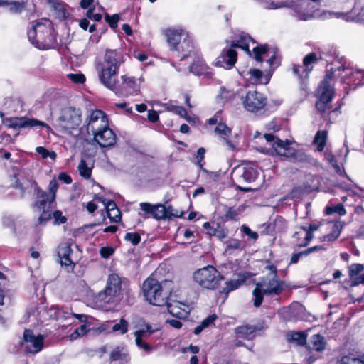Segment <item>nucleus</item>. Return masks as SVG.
Segmentation results:
<instances>
[{"label":"nucleus","mask_w":364,"mask_h":364,"mask_svg":"<svg viewBox=\"0 0 364 364\" xmlns=\"http://www.w3.org/2000/svg\"><path fill=\"white\" fill-rule=\"evenodd\" d=\"M173 289V283L171 280L164 279L159 282L153 276L147 278L143 284L142 290L146 299L155 306H163L171 295Z\"/></svg>","instance_id":"nucleus-1"},{"label":"nucleus","mask_w":364,"mask_h":364,"mask_svg":"<svg viewBox=\"0 0 364 364\" xmlns=\"http://www.w3.org/2000/svg\"><path fill=\"white\" fill-rule=\"evenodd\" d=\"M118 53L116 50H107L104 60L97 67L100 82L107 89L112 91L117 81L119 69Z\"/></svg>","instance_id":"nucleus-2"},{"label":"nucleus","mask_w":364,"mask_h":364,"mask_svg":"<svg viewBox=\"0 0 364 364\" xmlns=\"http://www.w3.org/2000/svg\"><path fill=\"white\" fill-rule=\"evenodd\" d=\"M264 137L272 146L266 151L267 154L284 156L292 162H306L309 161V156L304 151L296 150L290 146L289 141L281 140L272 134H264Z\"/></svg>","instance_id":"nucleus-3"},{"label":"nucleus","mask_w":364,"mask_h":364,"mask_svg":"<svg viewBox=\"0 0 364 364\" xmlns=\"http://www.w3.org/2000/svg\"><path fill=\"white\" fill-rule=\"evenodd\" d=\"M28 37L33 45L41 50L50 48L55 42L50 23L33 22L31 28L28 31Z\"/></svg>","instance_id":"nucleus-4"},{"label":"nucleus","mask_w":364,"mask_h":364,"mask_svg":"<svg viewBox=\"0 0 364 364\" xmlns=\"http://www.w3.org/2000/svg\"><path fill=\"white\" fill-rule=\"evenodd\" d=\"M252 41L248 35H242L239 40L232 41L230 47H225L217 58L216 64L225 69H231L237 61L235 48H240L250 53L248 43Z\"/></svg>","instance_id":"nucleus-5"},{"label":"nucleus","mask_w":364,"mask_h":364,"mask_svg":"<svg viewBox=\"0 0 364 364\" xmlns=\"http://www.w3.org/2000/svg\"><path fill=\"white\" fill-rule=\"evenodd\" d=\"M194 283L202 289L215 290L224 279V277L211 265L198 269L193 273Z\"/></svg>","instance_id":"nucleus-6"},{"label":"nucleus","mask_w":364,"mask_h":364,"mask_svg":"<svg viewBox=\"0 0 364 364\" xmlns=\"http://www.w3.org/2000/svg\"><path fill=\"white\" fill-rule=\"evenodd\" d=\"M16 188L20 189L22 193H24L28 188H33L36 193L37 194V200L35 202L34 207L37 210L41 211V209L50 208V204L53 201H50V197L48 193L42 191L37 186L35 181L30 178L23 179L22 181L19 180L16 181Z\"/></svg>","instance_id":"nucleus-7"},{"label":"nucleus","mask_w":364,"mask_h":364,"mask_svg":"<svg viewBox=\"0 0 364 364\" xmlns=\"http://www.w3.org/2000/svg\"><path fill=\"white\" fill-rule=\"evenodd\" d=\"M121 289V278L117 274H112L108 277L105 290L99 294V298L105 304L112 303L119 296Z\"/></svg>","instance_id":"nucleus-8"},{"label":"nucleus","mask_w":364,"mask_h":364,"mask_svg":"<svg viewBox=\"0 0 364 364\" xmlns=\"http://www.w3.org/2000/svg\"><path fill=\"white\" fill-rule=\"evenodd\" d=\"M257 284L263 290L264 294L269 296L279 295L283 291L284 286V282L279 279L277 274L263 278Z\"/></svg>","instance_id":"nucleus-9"},{"label":"nucleus","mask_w":364,"mask_h":364,"mask_svg":"<svg viewBox=\"0 0 364 364\" xmlns=\"http://www.w3.org/2000/svg\"><path fill=\"white\" fill-rule=\"evenodd\" d=\"M21 346L27 353L35 354L41 351L43 347L44 336L41 334L34 335L31 330L24 331Z\"/></svg>","instance_id":"nucleus-10"},{"label":"nucleus","mask_w":364,"mask_h":364,"mask_svg":"<svg viewBox=\"0 0 364 364\" xmlns=\"http://www.w3.org/2000/svg\"><path fill=\"white\" fill-rule=\"evenodd\" d=\"M60 126L66 129H74L81 123V112L74 107H65L59 117Z\"/></svg>","instance_id":"nucleus-11"},{"label":"nucleus","mask_w":364,"mask_h":364,"mask_svg":"<svg viewBox=\"0 0 364 364\" xmlns=\"http://www.w3.org/2000/svg\"><path fill=\"white\" fill-rule=\"evenodd\" d=\"M139 207L141 210H142L145 214L150 215L157 220L170 218L172 215V213H171L172 209L171 206L166 208L161 203L151 204L143 202L139 204Z\"/></svg>","instance_id":"nucleus-12"},{"label":"nucleus","mask_w":364,"mask_h":364,"mask_svg":"<svg viewBox=\"0 0 364 364\" xmlns=\"http://www.w3.org/2000/svg\"><path fill=\"white\" fill-rule=\"evenodd\" d=\"M122 82H117L112 91L118 95H132L139 91V85L134 77L121 76Z\"/></svg>","instance_id":"nucleus-13"},{"label":"nucleus","mask_w":364,"mask_h":364,"mask_svg":"<svg viewBox=\"0 0 364 364\" xmlns=\"http://www.w3.org/2000/svg\"><path fill=\"white\" fill-rule=\"evenodd\" d=\"M87 129L92 134L109 126L106 114L100 109L92 111L87 119Z\"/></svg>","instance_id":"nucleus-14"},{"label":"nucleus","mask_w":364,"mask_h":364,"mask_svg":"<svg viewBox=\"0 0 364 364\" xmlns=\"http://www.w3.org/2000/svg\"><path fill=\"white\" fill-rule=\"evenodd\" d=\"M245 108L252 112L262 109L267 104V99L263 94L256 91H248L242 101Z\"/></svg>","instance_id":"nucleus-15"},{"label":"nucleus","mask_w":364,"mask_h":364,"mask_svg":"<svg viewBox=\"0 0 364 364\" xmlns=\"http://www.w3.org/2000/svg\"><path fill=\"white\" fill-rule=\"evenodd\" d=\"M251 277L252 274L247 272L238 273L234 278L227 281L225 283V287L220 291V293L225 294V298H227L230 291L238 289Z\"/></svg>","instance_id":"nucleus-16"},{"label":"nucleus","mask_w":364,"mask_h":364,"mask_svg":"<svg viewBox=\"0 0 364 364\" xmlns=\"http://www.w3.org/2000/svg\"><path fill=\"white\" fill-rule=\"evenodd\" d=\"M253 53L255 55V60L258 62H262V55L268 56L269 54L272 53V55L267 60L269 65L274 68H277L279 65V59L276 54V51L274 49H272L271 50V49L267 45L254 48Z\"/></svg>","instance_id":"nucleus-17"},{"label":"nucleus","mask_w":364,"mask_h":364,"mask_svg":"<svg viewBox=\"0 0 364 364\" xmlns=\"http://www.w3.org/2000/svg\"><path fill=\"white\" fill-rule=\"evenodd\" d=\"M256 169L250 166L237 167L232 172V177L239 183H251L257 178Z\"/></svg>","instance_id":"nucleus-18"},{"label":"nucleus","mask_w":364,"mask_h":364,"mask_svg":"<svg viewBox=\"0 0 364 364\" xmlns=\"http://www.w3.org/2000/svg\"><path fill=\"white\" fill-rule=\"evenodd\" d=\"M93 136L95 141L101 147H110L116 143V135L109 126L96 132Z\"/></svg>","instance_id":"nucleus-19"},{"label":"nucleus","mask_w":364,"mask_h":364,"mask_svg":"<svg viewBox=\"0 0 364 364\" xmlns=\"http://www.w3.org/2000/svg\"><path fill=\"white\" fill-rule=\"evenodd\" d=\"M175 52L182 53V60L187 57H193L200 51L198 49L195 48L191 36L188 33H186L183 34V41L180 43L179 46L177 47V49L175 50Z\"/></svg>","instance_id":"nucleus-20"},{"label":"nucleus","mask_w":364,"mask_h":364,"mask_svg":"<svg viewBox=\"0 0 364 364\" xmlns=\"http://www.w3.org/2000/svg\"><path fill=\"white\" fill-rule=\"evenodd\" d=\"M9 127L14 129H20L25 127H34L36 126H43L49 127L45 122L36 119L26 117H13L8 119Z\"/></svg>","instance_id":"nucleus-21"},{"label":"nucleus","mask_w":364,"mask_h":364,"mask_svg":"<svg viewBox=\"0 0 364 364\" xmlns=\"http://www.w3.org/2000/svg\"><path fill=\"white\" fill-rule=\"evenodd\" d=\"M166 304L168 312L173 316L178 318H186L191 311V308L188 305L178 301L174 300L168 303L166 301Z\"/></svg>","instance_id":"nucleus-22"},{"label":"nucleus","mask_w":364,"mask_h":364,"mask_svg":"<svg viewBox=\"0 0 364 364\" xmlns=\"http://www.w3.org/2000/svg\"><path fill=\"white\" fill-rule=\"evenodd\" d=\"M72 253L70 245L68 243L60 244L58 248V256L62 267H65L68 271L73 270L75 263L70 257Z\"/></svg>","instance_id":"nucleus-23"},{"label":"nucleus","mask_w":364,"mask_h":364,"mask_svg":"<svg viewBox=\"0 0 364 364\" xmlns=\"http://www.w3.org/2000/svg\"><path fill=\"white\" fill-rule=\"evenodd\" d=\"M320 227L319 224H310L309 227H300L299 230L294 235V238L300 239V236L304 237V240L299 242V247H306L313 239V232L317 230Z\"/></svg>","instance_id":"nucleus-24"},{"label":"nucleus","mask_w":364,"mask_h":364,"mask_svg":"<svg viewBox=\"0 0 364 364\" xmlns=\"http://www.w3.org/2000/svg\"><path fill=\"white\" fill-rule=\"evenodd\" d=\"M331 77L330 74H327L317 89L319 99L326 100V102H331L334 95V89L331 87L330 82Z\"/></svg>","instance_id":"nucleus-25"},{"label":"nucleus","mask_w":364,"mask_h":364,"mask_svg":"<svg viewBox=\"0 0 364 364\" xmlns=\"http://www.w3.org/2000/svg\"><path fill=\"white\" fill-rule=\"evenodd\" d=\"M215 134L218 135L219 139L223 144L228 146L230 150H234V144L228 139L232 134V129L225 123H218L214 129Z\"/></svg>","instance_id":"nucleus-26"},{"label":"nucleus","mask_w":364,"mask_h":364,"mask_svg":"<svg viewBox=\"0 0 364 364\" xmlns=\"http://www.w3.org/2000/svg\"><path fill=\"white\" fill-rule=\"evenodd\" d=\"M183 30H168L166 33L167 42L170 46V49L174 51L179 46L183 38V34L186 33Z\"/></svg>","instance_id":"nucleus-27"},{"label":"nucleus","mask_w":364,"mask_h":364,"mask_svg":"<svg viewBox=\"0 0 364 364\" xmlns=\"http://www.w3.org/2000/svg\"><path fill=\"white\" fill-rule=\"evenodd\" d=\"M321 58L318 57V55L315 53H311L306 55L303 60V65L305 67L304 69V73L301 74L302 78H306L309 76L310 72L313 70L312 65L317 63Z\"/></svg>","instance_id":"nucleus-28"},{"label":"nucleus","mask_w":364,"mask_h":364,"mask_svg":"<svg viewBox=\"0 0 364 364\" xmlns=\"http://www.w3.org/2000/svg\"><path fill=\"white\" fill-rule=\"evenodd\" d=\"M194 60L190 67V71L194 75H200L206 70V64L200 55V52L193 56Z\"/></svg>","instance_id":"nucleus-29"},{"label":"nucleus","mask_w":364,"mask_h":364,"mask_svg":"<svg viewBox=\"0 0 364 364\" xmlns=\"http://www.w3.org/2000/svg\"><path fill=\"white\" fill-rule=\"evenodd\" d=\"M256 327L254 326H241L235 328V332L237 337L250 340L254 337Z\"/></svg>","instance_id":"nucleus-30"},{"label":"nucleus","mask_w":364,"mask_h":364,"mask_svg":"<svg viewBox=\"0 0 364 364\" xmlns=\"http://www.w3.org/2000/svg\"><path fill=\"white\" fill-rule=\"evenodd\" d=\"M93 168V164L87 162L85 159H81L77 169L80 175L85 179H89L92 175V169Z\"/></svg>","instance_id":"nucleus-31"},{"label":"nucleus","mask_w":364,"mask_h":364,"mask_svg":"<svg viewBox=\"0 0 364 364\" xmlns=\"http://www.w3.org/2000/svg\"><path fill=\"white\" fill-rule=\"evenodd\" d=\"M326 342L324 338L319 335L315 334L310 338L309 348L316 351H321L325 348Z\"/></svg>","instance_id":"nucleus-32"},{"label":"nucleus","mask_w":364,"mask_h":364,"mask_svg":"<svg viewBox=\"0 0 364 364\" xmlns=\"http://www.w3.org/2000/svg\"><path fill=\"white\" fill-rule=\"evenodd\" d=\"M327 139V132L321 130L317 132L315 135L314 143L317 145L318 151H322L326 146Z\"/></svg>","instance_id":"nucleus-33"},{"label":"nucleus","mask_w":364,"mask_h":364,"mask_svg":"<svg viewBox=\"0 0 364 364\" xmlns=\"http://www.w3.org/2000/svg\"><path fill=\"white\" fill-rule=\"evenodd\" d=\"M156 331L157 329L152 328L151 325L143 321L141 328L134 332V336L141 338H146Z\"/></svg>","instance_id":"nucleus-34"},{"label":"nucleus","mask_w":364,"mask_h":364,"mask_svg":"<svg viewBox=\"0 0 364 364\" xmlns=\"http://www.w3.org/2000/svg\"><path fill=\"white\" fill-rule=\"evenodd\" d=\"M343 226L342 223L339 221L333 223L331 228V232L324 237L325 240L328 241H333L337 239L342 231Z\"/></svg>","instance_id":"nucleus-35"},{"label":"nucleus","mask_w":364,"mask_h":364,"mask_svg":"<svg viewBox=\"0 0 364 364\" xmlns=\"http://www.w3.org/2000/svg\"><path fill=\"white\" fill-rule=\"evenodd\" d=\"M245 207L239 205L238 207H230L227 209L225 216L227 219L237 220L239 215L244 211Z\"/></svg>","instance_id":"nucleus-36"},{"label":"nucleus","mask_w":364,"mask_h":364,"mask_svg":"<svg viewBox=\"0 0 364 364\" xmlns=\"http://www.w3.org/2000/svg\"><path fill=\"white\" fill-rule=\"evenodd\" d=\"M9 6V11L12 14L21 13L26 6L25 1L11 0L6 4Z\"/></svg>","instance_id":"nucleus-37"},{"label":"nucleus","mask_w":364,"mask_h":364,"mask_svg":"<svg viewBox=\"0 0 364 364\" xmlns=\"http://www.w3.org/2000/svg\"><path fill=\"white\" fill-rule=\"evenodd\" d=\"M288 340L299 346H303L306 343V336L301 332H291L288 334Z\"/></svg>","instance_id":"nucleus-38"},{"label":"nucleus","mask_w":364,"mask_h":364,"mask_svg":"<svg viewBox=\"0 0 364 364\" xmlns=\"http://www.w3.org/2000/svg\"><path fill=\"white\" fill-rule=\"evenodd\" d=\"M246 75L248 76L247 77L248 80L251 81L254 84H257L261 82L262 73L258 69H250L247 71Z\"/></svg>","instance_id":"nucleus-39"},{"label":"nucleus","mask_w":364,"mask_h":364,"mask_svg":"<svg viewBox=\"0 0 364 364\" xmlns=\"http://www.w3.org/2000/svg\"><path fill=\"white\" fill-rule=\"evenodd\" d=\"M264 294L263 290L261 289V288L256 284V287L252 291V295L254 296L253 304L255 307H259L261 305L263 301Z\"/></svg>","instance_id":"nucleus-40"},{"label":"nucleus","mask_w":364,"mask_h":364,"mask_svg":"<svg viewBox=\"0 0 364 364\" xmlns=\"http://www.w3.org/2000/svg\"><path fill=\"white\" fill-rule=\"evenodd\" d=\"M326 215L337 213L339 215H344L346 213V209L343 204L338 203L334 206H327L325 210Z\"/></svg>","instance_id":"nucleus-41"},{"label":"nucleus","mask_w":364,"mask_h":364,"mask_svg":"<svg viewBox=\"0 0 364 364\" xmlns=\"http://www.w3.org/2000/svg\"><path fill=\"white\" fill-rule=\"evenodd\" d=\"M127 331L128 322L124 318H121L119 323H115L112 326V331L119 334H124Z\"/></svg>","instance_id":"nucleus-42"},{"label":"nucleus","mask_w":364,"mask_h":364,"mask_svg":"<svg viewBox=\"0 0 364 364\" xmlns=\"http://www.w3.org/2000/svg\"><path fill=\"white\" fill-rule=\"evenodd\" d=\"M364 270V266L360 264H353L349 267V276L352 281L355 277H359L358 274Z\"/></svg>","instance_id":"nucleus-43"},{"label":"nucleus","mask_w":364,"mask_h":364,"mask_svg":"<svg viewBox=\"0 0 364 364\" xmlns=\"http://www.w3.org/2000/svg\"><path fill=\"white\" fill-rule=\"evenodd\" d=\"M87 332V327L85 324L81 325L79 328L75 329V331H73L70 336V340L74 341L77 339L78 338L85 335Z\"/></svg>","instance_id":"nucleus-44"},{"label":"nucleus","mask_w":364,"mask_h":364,"mask_svg":"<svg viewBox=\"0 0 364 364\" xmlns=\"http://www.w3.org/2000/svg\"><path fill=\"white\" fill-rule=\"evenodd\" d=\"M41 213L38 217V223L41 225L46 224L48 220L51 219V213L50 208L41 209Z\"/></svg>","instance_id":"nucleus-45"},{"label":"nucleus","mask_w":364,"mask_h":364,"mask_svg":"<svg viewBox=\"0 0 364 364\" xmlns=\"http://www.w3.org/2000/svg\"><path fill=\"white\" fill-rule=\"evenodd\" d=\"M124 239L130 242L133 245H136L141 240V237L137 232H128L126 234Z\"/></svg>","instance_id":"nucleus-46"},{"label":"nucleus","mask_w":364,"mask_h":364,"mask_svg":"<svg viewBox=\"0 0 364 364\" xmlns=\"http://www.w3.org/2000/svg\"><path fill=\"white\" fill-rule=\"evenodd\" d=\"M36 151L41 155L43 159H46L48 157L51 158L52 159H55L56 157V154L54 151H49L46 149L43 146H38L36 148Z\"/></svg>","instance_id":"nucleus-47"},{"label":"nucleus","mask_w":364,"mask_h":364,"mask_svg":"<svg viewBox=\"0 0 364 364\" xmlns=\"http://www.w3.org/2000/svg\"><path fill=\"white\" fill-rule=\"evenodd\" d=\"M58 186L57 181L55 179L51 180L49 183V186H48L50 192L48 193V194H49V196L50 197V201H54V200L55 198V193L58 190Z\"/></svg>","instance_id":"nucleus-48"},{"label":"nucleus","mask_w":364,"mask_h":364,"mask_svg":"<svg viewBox=\"0 0 364 364\" xmlns=\"http://www.w3.org/2000/svg\"><path fill=\"white\" fill-rule=\"evenodd\" d=\"M105 20L112 28L115 29L117 28V22L119 20V16L118 14H114L112 16L106 15Z\"/></svg>","instance_id":"nucleus-49"},{"label":"nucleus","mask_w":364,"mask_h":364,"mask_svg":"<svg viewBox=\"0 0 364 364\" xmlns=\"http://www.w3.org/2000/svg\"><path fill=\"white\" fill-rule=\"evenodd\" d=\"M240 230L245 235L248 236L250 239L256 240L258 238L257 232L252 231L249 227H247L245 225H242Z\"/></svg>","instance_id":"nucleus-50"},{"label":"nucleus","mask_w":364,"mask_h":364,"mask_svg":"<svg viewBox=\"0 0 364 364\" xmlns=\"http://www.w3.org/2000/svg\"><path fill=\"white\" fill-rule=\"evenodd\" d=\"M122 350L123 348L119 346L114 348L109 355L111 360L116 361L121 359L123 355V353H122Z\"/></svg>","instance_id":"nucleus-51"},{"label":"nucleus","mask_w":364,"mask_h":364,"mask_svg":"<svg viewBox=\"0 0 364 364\" xmlns=\"http://www.w3.org/2000/svg\"><path fill=\"white\" fill-rule=\"evenodd\" d=\"M68 77L75 83H83L85 81V77L81 73H70Z\"/></svg>","instance_id":"nucleus-52"},{"label":"nucleus","mask_w":364,"mask_h":364,"mask_svg":"<svg viewBox=\"0 0 364 364\" xmlns=\"http://www.w3.org/2000/svg\"><path fill=\"white\" fill-rule=\"evenodd\" d=\"M341 364H364V361L359 358L345 356L341 359Z\"/></svg>","instance_id":"nucleus-53"},{"label":"nucleus","mask_w":364,"mask_h":364,"mask_svg":"<svg viewBox=\"0 0 364 364\" xmlns=\"http://www.w3.org/2000/svg\"><path fill=\"white\" fill-rule=\"evenodd\" d=\"M55 225H60L65 223L67 220L66 218L62 215L61 211L56 210L53 214Z\"/></svg>","instance_id":"nucleus-54"},{"label":"nucleus","mask_w":364,"mask_h":364,"mask_svg":"<svg viewBox=\"0 0 364 364\" xmlns=\"http://www.w3.org/2000/svg\"><path fill=\"white\" fill-rule=\"evenodd\" d=\"M325 159L332 165L336 172H340V166L337 164L334 156L331 153H325Z\"/></svg>","instance_id":"nucleus-55"},{"label":"nucleus","mask_w":364,"mask_h":364,"mask_svg":"<svg viewBox=\"0 0 364 364\" xmlns=\"http://www.w3.org/2000/svg\"><path fill=\"white\" fill-rule=\"evenodd\" d=\"M135 342L136 346L145 350L146 352H151V347L146 342H144L142 338H136Z\"/></svg>","instance_id":"nucleus-56"},{"label":"nucleus","mask_w":364,"mask_h":364,"mask_svg":"<svg viewBox=\"0 0 364 364\" xmlns=\"http://www.w3.org/2000/svg\"><path fill=\"white\" fill-rule=\"evenodd\" d=\"M330 102H326V100L319 99V100L316 104V107L319 112H325L326 109L329 108Z\"/></svg>","instance_id":"nucleus-57"},{"label":"nucleus","mask_w":364,"mask_h":364,"mask_svg":"<svg viewBox=\"0 0 364 364\" xmlns=\"http://www.w3.org/2000/svg\"><path fill=\"white\" fill-rule=\"evenodd\" d=\"M94 8H90L87 11L86 16L95 21H100L102 19V15L100 14H94Z\"/></svg>","instance_id":"nucleus-58"},{"label":"nucleus","mask_w":364,"mask_h":364,"mask_svg":"<svg viewBox=\"0 0 364 364\" xmlns=\"http://www.w3.org/2000/svg\"><path fill=\"white\" fill-rule=\"evenodd\" d=\"M227 250H238L241 248V242L237 240H231L227 242Z\"/></svg>","instance_id":"nucleus-59"},{"label":"nucleus","mask_w":364,"mask_h":364,"mask_svg":"<svg viewBox=\"0 0 364 364\" xmlns=\"http://www.w3.org/2000/svg\"><path fill=\"white\" fill-rule=\"evenodd\" d=\"M114 252V250L112 247H104L100 250V255L103 258L109 257Z\"/></svg>","instance_id":"nucleus-60"},{"label":"nucleus","mask_w":364,"mask_h":364,"mask_svg":"<svg viewBox=\"0 0 364 364\" xmlns=\"http://www.w3.org/2000/svg\"><path fill=\"white\" fill-rule=\"evenodd\" d=\"M217 316L215 314H212L208 316L206 318H205L201 323L203 326H204L205 328H208L211 324L214 323V321L216 320Z\"/></svg>","instance_id":"nucleus-61"},{"label":"nucleus","mask_w":364,"mask_h":364,"mask_svg":"<svg viewBox=\"0 0 364 364\" xmlns=\"http://www.w3.org/2000/svg\"><path fill=\"white\" fill-rule=\"evenodd\" d=\"M105 208L107 210V214H109V212H117L118 208L117 207L116 203L112 200H109L106 203Z\"/></svg>","instance_id":"nucleus-62"},{"label":"nucleus","mask_w":364,"mask_h":364,"mask_svg":"<svg viewBox=\"0 0 364 364\" xmlns=\"http://www.w3.org/2000/svg\"><path fill=\"white\" fill-rule=\"evenodd\" d=\"M203 226L204 229L207 230V234L209 235L210 236H213L215 234H217L216 228L212 227L209 222L204 223Z\"/></svg>","instance_id":"nucleus-63"},{"label":"nucleus","mask_w":364,"mask_h":364,"mask_svg":"<svg viewBox=\"0 0 364 364\" xmlns=\"http://www.w3.org/2000/svg\"><path fill=\"white\" fill-rule=\"evenodd\" d=\"M107 215L112 222L117 223L119 222L121 219L120 211L119 209L117 212H109V214H107Z\"/></svg>","instance_id":"nucleus-64"}]
</instances>
